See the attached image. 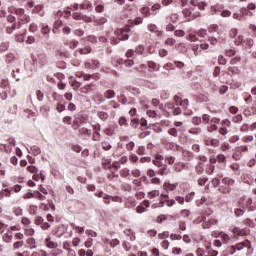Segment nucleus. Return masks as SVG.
Returning <instances> with one entry per match:
<instances>
[{"label": "nucleus", "mask_w": 256, "mask_h": 256, "mask_svg": "<svg viewBox=\"0 0 256 256\" xmlns=\"http://www.w3.org/2000/svg\"><path fill=\"white\" fill-rule=\"evenodd\" d=\"M190 3L193 8L185 9L183 10V13L186 17H192V19H197V17L201 15V12L195 9L203 11L205 7H207V4H205V2H200L199 0H191Z\"/></svg>", "instance_id": "nucleus-1"}, {"label": "nucleus", "mask_w": 256, "mask_h": 256, "mask_svg": "<svg viewBox=\"0 0 256 256\" xmlns=\"http://www.w3.org/2000/svg\"><path fill=\"white\" fill-rule=\"evenodd\" d=\"M112 35H113V32L107 33V37L108 39H110L112 45H117L119 41H127V39H129V34H127V31L119 28L116 29L114 32L115 36H112Z\"/></svg>", "instance_id": "nucleus-2"}, {"label": "nucleus", "mask_w": 256, "mask_h": 256, "mask_svg": "<svg viewBox=\"0 0 256 256\" xmlns=\"http://www.w3.org/2000/svg\"><path fill=\"white\" fill-rule=\"evenodd\" d=\"M223 186L219 187L220 193H223L224 195H229L231 193V188L233 185H235V180L232 178H223L222 179Z\"/></svg>", "instance_id": "nucleus-3"}, {"label": "nucleus", "mask_w": 256, "mask_h": 256, "mask_svg": "<svg viewBox=\"0 0 256 256\" xmlns=\"http://www.w3.org/2000/svg\"><path fill=\"white\" fill-rule=\"evenodd\" d=\"M219 123H221V119L217 117H213L210 119V122H208L207 131L208 133H214V131H219Z\"/></svg>", "instance_id": "nucleus-4"}, {"label": "nucleus", "mask_w": 256, "mask_h": 256, "mask_svg": "<svg viewBox=\"0 0 256 256\" xmlns=\"http://www.w3.org/2000/svg\"><path fill=\"white\" fill-rule=\"evenodd\" d=\"M232 233L234 235H237L238 237H246V235H249V233H251V230L249 228L234 227L232 229Z\"/></svg>", "instance_id": "nucleus-5"}, {"label": "nucleus", "mask_w": 256, "mask_h": 256, "mask_svg": "<svg viewBox=\"0 0 256 256\" xmlns=\"http://www.w3.org/2000/svg\"><path fill=\"white\" fill-rule=\"evenodd\" d=\"M173 169L176 173H181L183 169H189V164L183 162L174 163Z\"/></svg>", "instance_id": "nucleus-6"}, {"label": "nucleus", "mask_w": 256, "mask_h": 256, "mask_svg": "<svg viewBox=\"0 0 256 256\" xmlns=\"http://www.w3.org/2000/svg\"><path fill=\"white\" fill-rule=\"evenodd\" d=\"M205 247L208 251L209 256H218L219 251L213 250V247L211 246V241H205Z\"/></svg>", "instance_id": "nucleus-7"}, {"label": "nucleus", "mask_w": 256, "mask_h": 256, "mask_svg": "<svg viewBox=\"0 0 256 256\" xmlns=\"http://www.w3.org/2000/svg\"><path fill=\"white\" fill-rule=\"evenodd\" d=\"M205 145L212 147H219V140L211 137L205 138Z\"/></svg>", "instance_id": "nucleus-8"}, {"label": "nucleus", "mask_w": 256, "mask_h": 256, "mask_svg": "<svg viewBox=\"0 0 256 256\" xmlns=\"http://www.w3.org/2000/svg\"><path fill=\"white\" fill-rule=\"evenodd\" d=\"M232 251L230 252V255H234L236 251H243L245 249V241L237 243L235 246H231Z\"/></svg>", "instance_id": "nucleus-9"}, {"label": "nucleus", "mask_w": 256, "mask_h": 256, "mask_svg": "<svg viewBox=\"0 0 256 256\" xmlns=\"http://www.w3.org/2000/svg\"><path fill=\"white\" fill-rule=\"evenodd\" d=\"M96 197H99L100 199H104V203L106 205H109V203H111V196L107 195L105 192L96 193Z\"/></svg>", "instance_id": "nucleus-10"}, {"label": "nucleus", "mask_w": 256, "mask_h": 256, "mask_svg": "<svg viewBox=\"0 0 256 256\" xmlns=\"http://www.w3.org/2000/svg\"><path fill=\"white\" fill-rule=\"evenodd\" d=\"M148 30L150 33H155L156 37H161V35H163V31L157 30V25L155 24L148 25Z\"/></svg>", "instance_id": "nucleus-11"}, {"label": "nucleus", "mask_w": 256, "mask_h": 256, "mask_svg": "<svg viewBox=\"0 0 256 256\" xmlns=\"http://www.w3.org/2000/svg\"><path fill=\"white\" fill-rule=\"evenodd\" d=\"M164 157L161 156V154H156L155 155V159L153 160V163L156 167H163V161H164Z\"/></svg>", "instance_id": "nucleus-12"}, {"label": "nucleus", "mask_w": 256, "mask_h": 256, "mask_svg": "<svg viewBox=\"0 0 256 256\" xmlns=\"http://www.w3.org/2000/svg\"><path fill=\"white\" fill-rule=\"evenodd\" d=\"M52 233L53 235H56V237L61 238L62 235H65V228L63 226H59L54 228Z\"/></svg>", "instance_id": "nucleus-13"}, {"label": "nucleus", "mask_w": 256, "mask_h": 256, "mask_svg": "<svg viewBox=\"0 0 256 256\" xmlns=\"http://www.w3.org/2000/svg\"><path fill=\"white\" fill-rule=\"evenodd\" d=\"M178 186H179L178 183L171 184L170 182H165V183L163 184V188H164L166 191H175Z\"/></svg>", "instance_id": "nucleus-14"}, {"label": "nucleus", "mask_w": 256, "mask_h": 256, "mask_svg": "<svg viewBox=\"0 0 256 256\" xmlns=\"http://www.w3.org/2000/svg\"><path fill=\"white\" fill-rule=\"evenodd\" d=\"M80 9L82 11L85 9L88 11H93V4H91L88 0H85L82 4H80Z\"/></svg>", "instance_id": "nucleus-15"}, {"label": "nucleus", "mask_w": 256, "mask_h": 256, "mask_svg": "<svg viewBox=\"0 0 256 256\" xmlns=\"http://www.w3.org/2000/svg\"><path fill=\"white\" fill-rule=\"evenodd\" d=\"M120 176L124 179H131V170H129V168H123L120 171Z\"/></svg>", "instance_id": "nucleus-16"}, {"label": "nucleus", "mask_w": 256, "mask_h": 256, "mask_svg": "<svg viewBox=\"0 0 256 256\" xmlns=\"http://www.w3.org/2000/svg\"><path fill=\"white\" fill-rule=\"evenodd\" d=\"M26 243L29 249H37V241L35 240V238L33 237L28 238Z\"/></svg>", "instance_id": "nucleus-17"}, {"label": "nucleus", "mask_w": 256, "mask_h": 256, "mask_svg": "<svg viewBox=\"0 0 256 256\" xmlns=\"http://www.w3.org/2000/svg\"><path fill=\"white\" fill-rule=\"evenodd\" d=\"M218 237H220V239L223 241V243H226V244L231 241V237L228 236V234L225 232H219Z\"/></svg>", "instance_id": "nucleus-18"}, {"label": "nucleus", "mask_w": 256, "mask_h": 256, "mask_svg": "<svg viewBox=\"0 0 256 256\" xmlns=\"http://www.w3.org/2000/svg\"><path fill=\"white\" fill-rule=\"evenodd\" d=\"M13 192V189H2L0 191V199H3L4 197H11V193Z\"/></svg>", "instance_id": "nucleus-19"}, {"label": "nucleus", "mask_w": 256, "mask_h": 256, "mask_svg": "<svg viewBox=\"0 0 256 256\" xmlns=\"http://www.w3.org/2000/svg\"><path fill=\"white\" fill-rule=\"evenodd\" d=\"M45 245L48 249H55L57 247V243L53 242L51 238L45 239Z\"/></svg>", "instance_id": "nucleus-20"}, {"label": "nucleus", "mask_w": 256, "mask_h": 256, "mask_svg": "<svg viewBox=\"0 0 256 256\" xmlns=\"http://www.w3.org/2000/svg\"><path fill=\"white\" fill-rule=\"evenodd\" d=\"M134 53H136V55H143V53H145V46L143 44H139L135 47Z\"/></svg>", "instance_id": "nucleus-21"}, {"label": "nucleus", "mask_w": 256, "mask_h": 256, "mask_svg": "<svg viewBox=\"0 0 256 256\" xmlns=\"http://www.w3.org/2000/svg\"><path fill=\"white\" fill-rule=\"evenodd\" d=\"M41 33L42 35H46V37H49V33H51V28H49V25L42 24Z\"/></svg>", "instance_id": "nucleus-22"}, {"label": "nucleus", "mask_w": 256, "mask_h": 256, "mask_svg": "<svg viewBox=\"0 0 256 256\" xmlns=\"http://www.w3.org/2000/svg\"><path fill=\"white\" fill-rule=\"evenodd\" d=\"M25 235H27L28 237H33V235H35V229L31 228V227H24L23 228Z\"/></svg>", "instance_id": "nucleus-23"}, {"label": "nucleus", "mask_w": 256, "mask_h": 256, "mask_svg": "<svg viewBox=\"0 0 256 256\" xmlns=\"http://www.w3.org/2000/svg\"><path fill=\"white\" fill-rule=\"evenodd\" d=\"M71 228L76 231V233H79L80 235L82 233H85V227L77 226L74 223L71 224Z\"/></svg>", "instance_id": "nucleus-24"}, {"label": "nucleus", "mask_w": 256, "mask_h": 256, "mask_svg": "<svg viewBox=\"0 0 256 256\" xmlns=\"http://www.w3.org/2000/svg\"><path fill=\"white\" fill-rule=\"evenodd\" d=\"M140 12L142 13V15H144V17H151V10L147 6H143L140 9Z\"/></svg>", "instance_id": "nucleus-25"}, {"label": "nucleus", "mask_w": 256, "mask_h": 256, "mask_svg": "<svg viewBox=\"0 0 256 256\" xmlns=\"http://www.w3.org/2000/svg\"><path fill=\"white\" fill-rule=\"evenodd\" d=\"M229 73H232V75H239L241 73V69L237 66H231L228 68Z\"/></svg>", "instance_id": "nucleus-26"}, {"label": "nucleus", "mask_w": 256, "mask_h": 256, "mask_svg": "<svg viewBox=\"0 0 256 256\" xmlns=\"http://www.w3.org/2000/svg\"><path fill=\"white\" fill-rule=\"evenodd\" d=\"M15 15H17L18 19L25 15V9L23 8H16L14 9Z\"/></svg>", "instance_id": "nucleus-27"}, {"label": "nucleus", "mask_w": 256, "mask_h": 256, "mask_svg": "<svg viewBox=\"0 0 256 256\" xmlns=\"http://www.w3.org/2000/svg\"><path fill=\"white\" fill-rule=\"evenodd\" d=\"M15 29H21V22H18L17 24L13 22L11 28L8 29V33H13Z\"/></svg>", "instance_id": "nucleus-28"}, {"label": "nucleus", "mask_w": 256, "mask_h": 256, "mask_svg": "<svg viewBox=\"0 0 256 256\" xmlns=\"http://www.w3.org/2000/svg\"><path fill=\"white\" fill-rule=\"evenodd\" d=\"M119 65H123V63L126 65V67H133V65H135V62H133V60H118Z\"/></svg>", "instance_id": "nucleus-29"}, {"label": "nucleus", "mask_w": 256, "mask_h": 256, "mask_svg": "<svg viewBox=\"0 0 256 256\" xmlns=\"http://www.w3.org/2000/svg\"><path fill=\"white\" fill-rule=\"evenodd\" d=\"M3 240L5 241V243H11V241H13V234L7 232V233L3 236Z\"/></svg>", "instance_id": "nucleus-30"}, {"label": "nucleus", "mask_w": 256, "mask_h": 256, "mask_svg": "<svg viewBox=\"0 0 256 256\" xmlns=\"http://www.w3.org/2000/svg\"><path fill=\"white\" fill-rule=\"evenodd\" d=\"M115 91H113V90H107L106 92H105V97H106V99H115Z\"/></svg>", "instance_id": "nucleus-31"}, {"label": "nucleus", "mask_w": 256, "mask_h": 256, "mask_svg": "<svg viewBox=\"0 0 256 256\" xmlns=\"http://www.w3.org/2000/svg\"><path fill=\"white\" fill-rule=\"evenodd\" d=\"M244 225H246L247 227H251L252 229H254L255 227V222H253V220L249 219V218H246L244 221H243Z\"/></svg>", "instance_id": "nucleus-32"}, {"label": "nucleus", "mask_w": 256, "mask_h": 256, "mask_svg": "<svg viewBox=\"0 0 256 256\" xmlns=\"http://www.w3.org/2000/svg\"><path fill=\"white\" fill-rule=\"evenodd\" d=\"M30 150L32 151L33 155L37 156V155H41V148H39V146H32L30 148Z\"/></svg>", "instance_id": "nucleus-33"}, {"label": "nucleus", "mask_w": 256, "mask_h": 256, "mask_svg": "<svg viewBox=\"0 0 256 256\" xmlns=\"http://www.w3.org/2000/svg\"><path fill=\"white\" fill-rule=\"evenodd\" d=\"M73 19H75L76 21H83L84 19V16L81 12H75L73 15H72Z\"/></svg>", "instance_id": "nucleus-34"}, {"label": "nucleus", "mask_w": 256, "mask_h": 256, "mask_svg": "<svg viewBox=\"0 0 256 256\" xmlns=\"http://www.w3.org/2000/svg\"><path fill=\"white\" fill-rule=\"evenodd\" d=\"M246 203L249 211H255L256 208L253 206V200L251 198H247Z\"/></svg>", "instance_id": "nucleus-35"}, {"label": "nucleus", "mask_w": 256, "mask_h": 256, "mask_svg": "<svg viewBox=\"0 0 256 256\" xmlns=\"http://www.w3.org/2000/svg\"><path fill=\"white\" fill-rule=\"evenodd\" d=\"M79 53H80V55H87V54L91 53V47L86 46L85 48H80Z\"/></svg>", "instance_id": "nucleus-36"}, {"label": "nucleus", "mask_w": 256, "mask_h": 256, "mask_svg": "<svg viewBox=\"0 0 256 256\" xmlns=\"http://www.w3.org/2000/svg\"><path fill=\"white\" fill-rule=\"evenodd\" d=\"M160 193L158 190H153L148 193V198L149 199H155V197H159Z\"/></svg>", "instance_id": "nucleus-37"}, {"label": "nucleus", "mask_w": 256, "mask_h": 256, "mask_svg": "<svg viewBox=\"0 0 256 256\" xmlns=\"http://www.w3.org/2000/svg\"><path fill=\"white\" fill-rule=\"evenodd\" d=\"M187 40L190 41L191 43H195V42L199 41V38L195 34H189L187 36Z\"/></svg>", "instance_id": "nucleus-38"}, {"label": "nucleus", "mask_w": 256, "mask_h": 256, "mask_svg": "<svg viewBox=\"0 0 256 256\" xmlns=\"http://www.w3.org/2000/svg\"><path fill=\"white\" fill-rule=\"evenodd\" d=\"M111 173L115 174L119 171V166H117V163H113L112 165L108 166Z\"/></svg>", "instance_id": "nucleus-39"}, {"label": "nucleus", "mask_w": 256, "mask_h": 256, "mask_svg": "<svg viewBox=\"0 0 256 256\" xmlns=\"http://www.w3.org/2000/svg\"><path fill=\"white\" fill-rule=\"evenodd\" d=\"M35 198L38 199V201H45V199H47V197L39 191H35Z\"/></svg>", "instance_id": "nucleus-40"}, {"label": "nucleus", "mask_w": 256, "mask_h": 256, "mask_svg": "<svg viewBox=\"0 0 256 256\" xmlns=\"http://www.w3.org/2000/svg\"><path fill=\"white\" fill-rule=\"evenodd\" d=\"M38 207L37 205H30L29 213L30 215H37Z\"/></svg>", "instance_id": "nucleus-41"}, {"label": "nucleus", "mask_w": 256, "mask_h": 256, "mask_svg": "<svg viewBox=\"0 0 256 256\" xmlns=\"http://www.w3.org/2000/svg\"><path fill=\"white\" fill-rule=\"evenodd\" d=\"M7 49H9V43L8 42L1 43L0 52L5 53V51H7Z\"/></svg>", "instance_id": "nucleus-42"}, {"label": "nucleus", "mask_w": 256, "mask_h": 256, "mask_svg": "<svg viewBox=\"0 0 256 256\" xmlns=\"http://www.w3.org/2000/svg\"><path fill=\"white\" fill-rule=\"evenodd\" d=\"M25 245V241L19 240L13 244L14 249H21Z\"/></svg>", "instance_id": "nucleus-43"}, {"label": "nucleus", "mask_w": 256, "mask_h": 256, "mask_svg": "<svg viewBox=\"0 0 256 256\" xmlns=\"http://www.w3.org/2000/svg\"><path fill=\"white\" fill-rule=\"evenodd\" d=\"M171 170H169V168H167V166H165L164 168L160 169L158 171V175H169Z\"/></svg>", "instance_id": "nucleus-44"}, {"label": "nucleus", "mask_w": 256, "mask_h": 256, "mask_svg": "<svg viewBox=\"0 0 256 256\" xmlns=\"http://www.w3.org/2000/svg\"><path fill=\"white\" fill-rule=\"evenodd\" d=\"M0 149H4L6 153H11V151H13V148L11 147V145H7V144H2L0 146Z\"/></svg>", "instance_id": "nucleus-45"}, {"label": "nucleus", "mask_w": 256, "mask_h": 256, "mask_svg": "<svg viewBox=\"0 0 256 256\" xmlns=\"http://www.w3.org/2000/svg\"><path fill=\"white\" fill-rule=\"evenodd\" d=\"M21 223L24 227H29V225L31 224V220L27 217H22Z\"/></svg>", "instance_id": "nucleus-46"}, {"label": "nucleus", "mask_w": 256, "mask_h": 256, "mask_svg": "<svg viewBox=\"0 0 256 256\" xmlns=\"http://www.w3.org/2000/svg\"><path fill=\"white\" fill-rule=\"evenodd\" d=\"M97 116L99 117V119H101L102 121L107 120V117H109V115H107L106 112L100 111L97 113Z\"/></svg>", "instance_id": "nucleus-47"}, {"label": "nucleus", "mask_w": 256, "mask_h": 256, "mask_svg": "<svg viewBox=\"0 0 256 256\" xmlns=\"http://www.w3.org/2000/svg\"><path fill=\"white\" fill-rule=\"evenodd\" d=\"M181 217H184V219H187L191 216V211L184 209L180 212Z\"/></svg>", "instance_id": "nucleus-48"}, {"label": "nucleus", "mask_w": 256, "mask_h": 256, "mask_svg": "<svg viewBox=\"0 0 256 256\" xmlns=\"http://www.w3.org/2000/svg\"><path fill=\"white\" fill-rule=\"evenodd\" d=\"M147 65H148L149 69H154L156 71H159V68H157L158 67L157 63H155L153 61H148Z\"/></svg>", "instance_id": "nucleus-49"}, {"label": "nucleus", "mask_w": 256, "mask_h": 256, "mask_svg": "<svg viewBox=\"0 0 256 256\" xmlns=\"http://www.w3.org/2000/svg\"><path fill=\"white\" fill-rule=\"evenodd\" d=\"M204 171H205V168L203 167V164L198 163V165L196 166V172L198 173V175H202Z\"/></svg>", "instance_id": "nucleus-50"}, {"label": "nucleus", "mask_w": 256, "mask_h": 256, "mask_svg": "<svg viewBox=\"0 0 256 256\" xmlns=\"http://www.w3.org/2000/svg\"><path fill=\"white\" fill-rule=\"evenodd\" d=\"M65 107V104L60 102L56 106V111H58V113H63V111H65Z\"/></svg>", "instance_id": "nucleus-51"}, {"label": "nucleus", "mask_w": 256, "mask_h": 256, "mask_svg": "<svg viewBox=\"0 0 256 256\" xmlns=\"http://www.w3.org/2000/svg\"><path fill=\"white\" fill-rule=\"evenodd\" d=\"M19 20L23 23H29L31 21V17L27 14H24Z\"/></svg>", "instance_id": "nucleus-52"}, {"label": "nucleus", "mask_w": 256, "mask_h": 256, "mask_svg": "<svg viewBox=\"0 0 256 256\" xmlns=\"http://www.w3.org/2000/svg\"><path fill=\"white\" fill-rule=\"evenodd\" d=\"M165 162L168 163V165H173L175 163V157L173 156H166Z\"/></svg>", "instance_id": "nucleus-53"}, {"label": "nucleus", "mask_w": 256, "mask_h": 256, "mask_svg": "<svg viewBox=\"0 0 256 256\" xmlns=\"http://www.w3.org/2000/svg\"><path fill=\"white\" fill-rule=\"evenodd\" d=\"M233 123H241L243 121V116L241 114H238L232 118Z\"/></svg>", "instance_id": "nucleus-54"}, {"label": "nucleus", "mask_w": 256, "mask_h": 256, "mask_svg": "<svg viewBox=\"0 0 256 256\" xmlns=\"http://www.w3.org/2000/svg\"><path fill=\"white\" fill-rule=\"evenodd\" d=\"M36 96L38 101H43V99H45V94L41 90L36 91Z\"/></svg>", "instance_id": "nucleus-55"}, {"label": "nucleus", "mask_w": 256, "mask_h": 256, "mask_svg": "<svg viewBox=\"0 0 256 256\" xmlns=\"http://www.w3.org/2000/svg\"><path fill=\"white\" fill-rule=\"evenodd\" d=\"M62 25H63V21L56 20L54 23V29H53L54 33H57L56 29H59Z\"/></svg>", "instance_id": "nucleus-56"}, {"label": "nucleus", "mask_w": 256, "mask_h": 256, "mask_svg": "<svg viewBox=\"0 0 256 256\" xmlns=\"http://www.w3.org/2000/svg\"><path fill=\"white\" fill-rule=\"evenodd\" d=\"M73 119L71 118V116H65L64 118H62V122L65 123V125H71Z\"/></svg>", "instance_id": "nucleus-57"}, {"label": "nucleus", "mask_w": 256, "mask_h": 256, "mask_svg": "<svg viewBox=\"0 0 256 256\" xmlns=\"http://www.w3.org/2000/svg\"><path fill=\"white\" fill-rule=\"evenodd\" d=\"M169 135H171L172 137H179V132L175 129V128H171L168 131Z\"/></svg>", "instance_id": "nucleus-58"}, {"label": "nucleus", "mask_w": 256, "mask_h": 256, "mask_svg": "<svg viewBox=\"0 0 256 256\" xmlns=\"http://www.w3.org/2000/svg\"><path fill=\"white\" fill-rule=\"evenodd\" d=\"M189 133H191V135H200L201 133V128H191L189 130Z\"/></svg>", "instance_id": "nucleus-59"}, {"label": "nucleus", "mask_w": 256, "mask_h": 256, "mask_svg": "<svg viewBox=\"0 0 256 256\" xmlns=\"http://www.w3.org/2000/svg\"><path fill=\"white\" fill-rule=\"evenodd\" d=\"M167 219H169V216L167 215H160L157 217V223H163V221H167Z\"/></svg>", "instance_id": "nucleus-60"}, {"label": "nucleus", "mask_w": 256, "mask_h": 256, "mask_svg": "<svg viewBox=\"0 0 256 256\" xmlns=\"http://www.w3.org/2000/svg\"><path fill=\"white\" fill-rule=\"evenodd\" d=\"M38 29H39V27L37 26V24H35V23L30 24V27H29L30 33H36V31Z\"/></svg>", "instance_id": "nucleus-61"}, {"label": "nucleus", "mask_w": 256, "mask_h": 256, "mask_svg": "<svg viewBox=\"0 0 256 256\" xmlns=\"http://www.w3.org/2000/svg\"><path fill=\"white\" fill-rule=\"evenodd\" d=\"M140 104L142 107H145V109H149V99H141Z\"/></svg>", "instance_id": "nucleus-62"}, {"label": "nucleus", "mask_w": 256, "mask_h": 256, "mask_svg": "<svg viewBox=\"0 0 256 256\" xmlns=\"http://www.w3.org/2000/svg\"><path fill=\"white\" fill-rule=\"evenodd\" d=\"M198 37H207V30L205 29H200L197 31Z\"/></svg>", "instance_id": "nucleus-63"}, {"label": "nucleus", "mask_w": 256, "mask_h": 256, "mask_svg": "<svg viewBox=\"0 0 256 256\" xmlns=\"http://www.w3.org/2000/svg\"><path fill=\"white\" fill-rule=\"evenodd\" d=\"M167 237H169V231H164V232L158 234V238H160V239H167Z\"/></svg>", "instance_id": "nucleus-64"}]
</instances>
